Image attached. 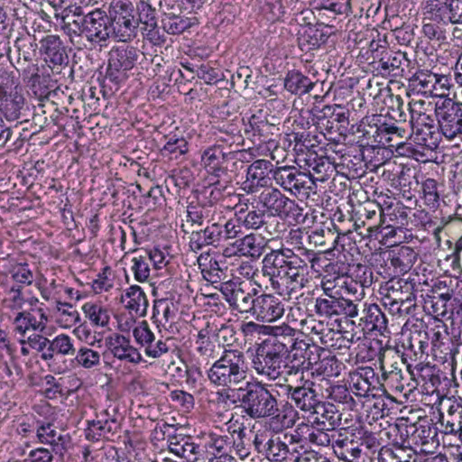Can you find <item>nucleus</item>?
<instances>
[{"mask_svg": "<svg viewBox=\"0 0 462 462\" xmlns=\"http://www.w3.org/2000/svg\"><path fill=\"white\" fill-rule=\"evenodd\" d=\"M449 6L448 0H427L423 6L424 19L448 25L449 23Z\"/></svg>", "mask_w": 462, "mask_h": 462, "instance_id": "33", "label": "nucleus"}, {"mask_svg": "<svg viewBox=\"0 0 462 462\" xmlns=\"http://www.w3.org/2000/svg\"><path fill=\"white\" fill-rule=\"evenodd\" d=\"M206 171L211 178L217 179L211 183V186L215 187V189H217L219 194L221 189L226 188L227 183H229L231 180L226 166H225V163H219L214 167L211 166L210 168H208Z\"/></svg>", "mask_w": 462, "mask_h": 462, "instance_id": "55", "label": "nucleus"}, {"mask_svg": "<svg viewBox=\"0 0 462 462\" xmlns=\"http://www.w3.org/2000/svg\"><path fill=\"white\" fill-rule=\"evenodd\" d=\"M315 83L299 70H290L284 78V88L291 94L302 96L309 93Z\"/></svg>", "mask_w": 462, "mask_h": 462, "instance_id": "35", "label": "nucleus"}, {"mask_svg": "<svg viewBox=\"0 0 462 462\" xmlns=\"http://www.w3.org/2000/svg\"><path fill=\"white\" fill-rule=\"evenodd\" d=\"M383 290L382 303L392 315L402 317L413 313L417 307L414 282L393 278L386 282Z\"/></svg>", "mask_w": 462, "mask_h": 462, "instance_id": "8", "label": "nucleus"}, {"mask_svg": "<svg viewBox=\"0 0 462 462\" xmlns=\"http://www.w3.org/2000/svg\"><path fill=\"white\" fill-rule=\"evenodd\" d=\"M220 224L217 222L208 225L203 229L192 230L189 236V246L194 253L209 245L217 247L220 245Z\"/></svg>", "mask_w": 462, "mask_h": 462, "instance_id": "22", "label": "nucleus"}, {"mask_svg": "<svg viewBox=\"0 0 462 462\" xmlns=\"http://www.w3.org/2000/svg\"><path fill=\"white\" fill-rule=\"evenodd\" d=\"M284 314V304L273 294L263 293L255 297L251 315L262 322H273Z\"/></svg>", "mask_w": 462, "mask_h": 462, "instance_id": "18", "label": "nucleus"}, {"mask_svg": "<svg viewBox=\"0 0 462 462\" xmlns=\"http://www.w3.org/2000/svg\"><path fill=\"white\" fill-rule=\"evenodd\" d=\"M333 115V106H325L319 114L315 115L316 124L321 129H324L328 134H333L338 130L336 123L330 116Z\"/></svg>", "mask_w": 462, "mask_h": 462, "instance_id": "64", "label": "nucleus"}, {"mask_svg": "<svg viewBox=\"0 0 462 462\" xmlns=\"http://www.w3.org/2000/svg\"><path fill=\"white\" fill-rule=\"evenodd\" d=\"M106 346L114 357L132 364L142 361L139 351L131 345L129 337L121 334H113L106 338Z\"/></svg>", "mask_w": 462, "mask_h": 462, "instance_id": "20", "label": "nucleus"}, {"mask_svg": "<svg viewBox=\"0 0 462 462\" xmlns=\"http://www.w3.org/2000/svg\"><path fill=\"white\" fill-rule=\"evenodd\" d=\"M374 371L363 369L350 376L351 390L357 397H367L371 391L369 378L374 377Z\"/></svg>", "mask_w": 462, "mask_h": 462, "instance_id": "47", "label": "nucleus"}, {"mask_svg": "<svg viewBox=\"0 0 462 462\" xmlns=\"http://www.w3.org/2000/svg\"><path fill=\"white\" fill-rule=\"evenodd\" d=\"M75 360L84 368L90 369L99 365L100 355L97 351L83 346L78 351Z\"/></svg>", "mask_w": 462, "mask_h": 462, "instance_id": "62", "label": "nucleus"}, {"mask_svg": "<svg viewBox=\"0 0 462 462\" xmlns=\"http://www.w3.org/2000/svg\"><path fill=\"white\" fill-rule=\"evenodd\" d=\"M212 207L190 202L187 207V221L192 225L202 226L211 214Z\"/></svg>", "mask_w": 462, "mask_h": 462, "instance_id": "54", "label": "nucleus"}, {"mask_svg": "<svg viewBox=\"0 0 462 462\" xmlns=\"http://www.w3.org/2000/svg\"><path fill=\"white\" fill-rule=\"evenodd\" d=\"M233 245L236 246L241 255L257 258L263 254L265 242L263 237L250 234L236 239Z\"/></svg>", "mask_w": 462, "mask_h": 462, "instance_id": "34", "label": "nucleus"}, {"mask_svg": "<svg viewBox=\"0 0 462 462\" xmlns=\"http://www.w3.org/2000/svg\"><path fill=\"white\" fill-rule=\"evenodd\" d=\"M327 399L341 403L346 409L353 411L356 407V402L345 384L331 385L326 389Z\"/></svg>", "mask_w": 462, "mask_h": 462, "instance_id": "48", "label": "nucleus"}, {"mask_svg": "<svg viewBox=\"0 0 462 462\" xmlns=\"http://www.w3.org/2000/svg\"><path fill=\"white\" fill-rule=\"evenodd\" d=\"M306 164L310 169L309 171H310L313 175L314 187L316 186V181H326L334 171L333 164L329 158L325 156H318L317 154L314 156L310 155L306 159Z\"/></svg>", "mask_w": 462, "mask_h": 462, "instance_id": "37", "label": "nucleus"}, {"mask_svg": "<svg viewBox=\"0 0 462 462\" xmlns=\"http://www.w3.org/2000/svg\"><path fill=\"white\" fill-rule=\"evenodd\" d=\"M437 186V181L431 178L427 179L422 183L425 204L431 209H436L439 206V196Z\"/></svg>", "mask_w": 462, "mask_h": 462, "instance_id": "59", "label": "nucleus"}, {"mask_svg": "<svg viewBox=\"0 0 462 462\" xmlns=\"http://www.w3.org/2000/svg\"><path fill=\"white\" fill-rule=\"evenodd\" d=\"M276 183L285 190L292 194H308L314 189V180L311 171H300L296 167H279L274 170L273 174Z\"/></svg>", "mask_w": 462, "mask_h": 462, "instance_id": "14", "label": "nucleus"}, {"mask_svg": "<svg viewBox=\"0 0 462 462\" xmlns=\"http://www.w3.org/2000/svg\"><path fill=\"white\" fill-rule=\"evenodd\" d=\"M308 414L313 416L312 421L333 426H339L341 423V413L336 409L335 405L329 402L319 401L314 409H311Z\"/></svg>", "mask_w": 462, "mask_h": 462, "instance_id": "31", "label": "nucleus"}, {"mask_svg": "<svg viewBox=\"0 0 462 462\" xmlns=\"http://www.w3.org/2000/svg\"><path fill=\"white\" fill-rule=\"evenodd\" d=\"M295 436H280L269 430H258L254 434L253 445L257 453L272 462H282L287 459L300 460V452L293 447Z\"/></svg>", "mask_w": 462, "mask_h": 462, "instance_id": "6", "label": "nucleus"}, {"mask_svg": "<svg viewBox=\"0 0 462 462\" xmlns=\"http://www.w3.org/2000/svg\"><path fill=\"white\" fill-rule=\"evenodd\" d=\"M272 385L261 382H247L238 389V401L243 411L251 419L277 417L280 413L277 396Z\"/></svg>", "mask_w": 462, "mask_h": 462, "instance_id": "3", "label": "nucleus"}, {"mask_svg": "<svg viewBox=\"0 0 462 462\" xmlns=\"http://www.w3.org/2000/svg\"><path fill=\"white\" fill-rule=\"evenodd\" d=\"M82 310L96 326L106 327L109 323L108 310L101 305L88 302L84 304Z\"/></svg>", "mask_w": 462, "mask_h": 462, "instance_id": "53", "label": "nucleus"}, {"mask_svg": "<svg viewBox=\"0 0 462 462\" xmlns=\"http://www.w3.org/2000/svg\"><path fill=\"white\" fill-rule=\"evenodd\" d=\"M291 331H282V337L283 343H286L287 353L285 357H289L301 365H304L309 369H313L314 364L319 361V353H323L324 349L310 340L300 338L297 337L298 331L288 325H283Z\"/></svg>", "mask_w": 462, "mask_h": 462, "instance_id": "10", "label": "nucleus"}, {"mask_svg": "<svg viewBox=\"0 0 462 462\" xmlns=\"http://www.w3.org/2000/svg\"><path fill=\"white\" fill-rule=\"evenodd\" d=\"M461 344L454 342H447L444 346L432 351V355L436 360L443 364H448L451 374L454 376L457 369V356L460 354Z\"/></svg>", "mask_w": 462, "mask_h": 462, "instance_id": "43", "label": "nucleus"}, {"mask_svg": "<svg viewBox=\"0 0 462 462\" xmlns=\"http://www.w3.org/2000/svg\"><path fill=\"white\" fill-rule=\"evenodd\" d=\"M406 457L404 444L395 442L392 447L384 446L379 449L378 462H403Z\"/></svg>", "mask_w": 462, "mask_h": 462, "instance_id": "52", "label": "nucleus"}, {"mask_svg": "<svg viewBox=\"0 0 462 462\" xmlns=\"http://www.w3.org/2000/svg\"><path fill=\"white\" fill-rule=\"evenodd\" d=\"M50 77L32 73L28 80V86L32 93L40 100L49 98L51 89L49 87Z\"/></svg>", "mask_w": 462, "mask_h": 462, "instance_id": "50", "label": "nucleus"}, {"mask_svg": "<svg viewBox=\"0 0 462 462\" xmlns=\"http://www.w3.org/2000/svg\"><path fill=\"white\" fill-rule=\"evenodd\" d=\"M409 431L412 433V441H409V445H427L438 435L437 428L427 420L411 424L406 432Z\"/></svg>", "mask_w": 462, "mask_h": 462, "instance_id": "38", "label": "nucleus"}, {"mask_svg": "<svg viewBox=\"0 0 462 462\" xmlns=\"http://www.w3.org/2000/svg\"><path fill=\"white\" fill-rule=\"evenodd\" d=\"M140 56L139 50L132 45H117L108 52L107 68L103 79L104 92H116L128 79L130 71Z\"/></svg>", "mask_w": 462, "mask_h": 462, "instance_id": "5", "label": "nucleus"}, {"mask_svg": "<svg viewBox=\"0 0 462 462\" xmlns=\"http://www.w3.org/2000/svg\"><path fill=\"white\" fill-rule=\"evenodd\" d=\"M197 261L203 277L211 283L219 282L226 278V273L220 263L210 257L209 254H201Z\"/></svg>", "mask_w": 462, "mask_h": 462, "instance_id": "36", "label": "nucleus"}, {"mask_svg": "<svg viewBox=\"0 0 462 462\" xmlns=\"http://www.w3.org/2000/svg\"><path fill=\"white\" fill-rule=\"evenodd\" d=\"M287 398L293 406L304 413H308L320 401L317 391V384L303 376L297 385L285 384Z\"/></svg>", "mask_w": 462, "mask_h": 462, "instance_id": "16", "label": "nucleus"}, {"mask_svg": "<svg viewBox=\"0 0 462 462\" xmlns=\"http://www.w3.org/2000/svg\"><path fill=\"white\" fill-rule=\"evenodd\" d=\"M436 128L422 127L420 129L411 130L416 135L418 143L430 149L436 148L440 140L439 133Z\"/></svg>", "mask_w": 462, "mask_h": 462, "instance_id": "57", "label": "nucleus"}, {"mask_svg": "<svg viewBox=\"0 0 462 462\" xmlns=\"http://www.w3.org/2000/svg\"><path fill=\"white\" fill-rule=\"evenodd\" d=\"M77 19L65 23L63 29L70 43L78 50L91 51L106 47L111 36L108 11L96 8L87 14L77 8Z\"/></svg>", "mask_w": 462, "mask_h": 462, "instance_id": "2", "label": "nucleus"}, {"mask_svg": "<svg viewBox=\"0 0 462 462\" xmlns=\"http://www.w3.org/2000/svg\"><path fill=\"white\" fill-rule=\"evenodd\" d=\"M179 308L178 303L172 299H160L154 300L153 304V316L162 314L164 319V325L172 323L177 316Z\"/></svg>", "mask_w": 462, "mask_h": 462, "instance_id": "51", "label": "nucleus"}, {"mask_svg": "<svg viewBox=\"0 0 462 462\" xmlns=\"http://www.w3.org/2000/svg\"><path fill=\"white\" fill-rule=\"evenodd\" d=\"M408 60L405 57V53L393 51H383L382 57L379 59L376 69L381 74L392 75L393 77L400 76L403 72L402 65L407 63Z\"/></svg>", "mask_w": 462, "mask_h": 462, "instance_id": "30", "label": "nucleus"}, {"mask_svg": "<svg viewBox=\"0 0 462 462\" xmlns=\"http://www.w3.org/2000/svg\"><path fill=\"white\" fill-rule=\"evenodd\" d=\"M242 226V218L240 217L230 218L225 225H220V243L241 236L243 234Z\"/></svg>", "mask_w": 462, "mask_h": 462, "instance_id": "63", "label": "nucleus"}, {"mask_svg": "<svg viewBox=\"0 0 462 462\" xmlns=\"http://www.w3.org/2000/svg\"><path fill=\"white\" fill-rule=\"evenodd\" d=\"M187 152V141L183 137L177 138L175 136L169 138V140L162 149V153L163 156L174 155L175 159H177L180 155L185 154Z\"/></svg>", "mask_w": 462, "mask_h": 462, "instance_id": "61", "label": "nucleus"}, {"mask_svg": "<svg viewBox=\"0 0 462 462\" xmlns=\"http://www.w3.org/2000/svg\"><path fill=\"white\" fill-rule=\"evenodd\" d=\"M447 411L440 412L439 422L445 434L462 433V404L457 400L448 399Z\"/></svg>", "mask_w": 462, "mask_h": 462, "instance_id": "26", "label": "nucleus"}, {"mask_svg": "<svg viewBox=\"0 0 462 462\" xmlns=\"http://www.w3.org/2000/svg\"><path fill=\"white\" fill-rule=\"evenodd\" d=\"M220 291L230 308L240 313H252L254 307L257 289L246 282H225L221 285Z\"/></svg>", "mask_w": 462, "mask_h": 462, "instance_id": "13", "label": "nucleus"}, {"mask_svg": "<svg viewBox=\"0 0 462 462\" xmlns=\"http://www.w3.org/2000/svg\"><path fill=\"white\" fill-rule=\"evenodd\" d=\"M428 335L431 345V351L439 348L441 346L447 344V342L452 340L445 325H437L428 329Z\"/></svg>", "mask_w": 462, "mask_h": 462, "instance_id": "60", "label": "nucleus"}, {"mask_svg": "<svg viewBox=\"0 0 462 462\" xmlns=\"http://www.w3.org/2000/svg\"><path fill=\"white\" fill-rule=\"evenodd\" d=\"M0 109L6 120H19L24 116V98L18 93L10 94L2 99Z\"/></svg>", "mask_w": 462, "mask_h": 462, "instance_id": "39", "label": "nucleus"}, {"mask_svg": "<svg viewBox=\"0 0 462 462\" xmlns=\"http://www.w3.org/2000/svg\"><path fill=\"white\" fill-rule=\"evenodd\" d=\"M383 260L390 263L393 273H387L388 276L403 274L408 273L418 259V253L408 245H396L384 252Z\"/></svg>", "mask_w": 462, "mask_h": 462, "instance_id": "17", "label": "nucleus"}, {"mask_svg": "<svg viewBox=\"0 0 462 462\" xmlns=\"http://www.w3.org/2000/svg\"><path fill=\"white\" fill-rule=\"evenodd\" d=\"M439 129L448 139L462 134V103L446 97L435 105Z\"/></svg>", "mask_w": 462, "mask_h": 462, "instance_id": "11", "label": "nucleus"}, {"mask_svg": "<svg viewBox=\"0 0 462 462\" xmlns=\"http://www.w3.org/2000/svg\"><path fill=\"white\" fill-rule=\"evenodd\" d=\"M360 320L369 331L377 330L383 334L387 330L388 320L385 314L377 304H370L363 310Z\"/></svg>", "mask_w": 462, "mask_h": 462, "instance_id": "32", "label": "nucleus"}, {"mask_svg": "<svg viewBox=\"0 0 462 462\" xmlns=\"http://www.w3.org/2000/svg\"><path fill=\"white\" fill-rule=\"evenodd\" d=\"M282 336L271 337L258 344L252 359V366L259 375L275 380L281 374V368L287 353L286 343Z\"/></svg>", "mask_w": 462, "mask_h": 462, "instance_id": "7", "label": "nucleus"}, {"mask_svg": "<svg viewBox=\"0 0 462 462\" xmlns=\"http://www.w3.org/2000/svg\"><path fill=\"white\" fill-rule=\"evenodd\" d=\"M40 51L45 56V61L53 66L52 70L55 67L60 69L62 66L68 65L69 55L66 51V47L59 36L47 35L40 42Z\"/></svg>", "mask_w": 462, "mask_h": 462, "instance_id": "21", "label": "nucleus"}, {"mask_svg": "<svg viewBox=\"0 0 462 462\" xmlns=\"http://www.w3.org/2000/svg\"><path fill=\"white\" fill-rule=\"evenodd\" d=\"M270 161L259 159L248 166L246 180L243 182V189L247 193H255L259 188L270 184V173L274 171Z\"/></svg>", "mask_w": 462, "mask_h": 462, "instance_id": "19", "label": "nucleus"}, {"mask_svg": "<svg viewBox=\"0 0 462 462\" xmlns=\"http://www.w3.org/2000/svg\"><path fill=\"white\" fill-rule=\"evenodd\" d=\"M125 297L129 300L126 308L132 312L134 311L137 316L143 317L146 315L148 308V300L144 291L138 285L130 286L125 293Z\"/></svg>", "mask_w": 462, "mask_h": 462, "instance_id": "42", "label": "nucleus"}, {"mask_svg": "<svg viewBox=\"0 0 462 462\" xmlns=\"http://www.w3.org/2000/svg\"><path fill=\"white\" fill-rule=\"evenodd\" d=\"M245 355L236 348H224L220 357L207 371L208 381L217 387L231 389L246 378Z\"/></svg>", "mask_w": 462, "mask_h": 462, "instance_id": "4", "label": "nucleus"}, {"mask_svg": "<svg viewBox=\"0 0 462 462\" xmlns=\"http://www.w3.org/2000/svg\"><path fill=\"white\" fill-rule=\"evenodd\" d=\"M259 203L270 216L282 219L292 217L298 220L301 216V208L296 202L277 189H266L259 196Z\"/></svg>", "mask_w": 462, "mask_h": 462, "instance_id": "12", "label": "nucleus"}, {"mask_svg": "<svg viewBox=\"0 0 462 462\" xmlns=\"http://www.w3.org/2000/svg\"><path fill=\"white\" fill-rule=\"evenodd\" d=\"M134 16L138 27L141 23L144 25V29L157 27L156 10L149 0H140L134 5Z\"/></svg>", "mask_w": 462, "mask_h": 462, "instance_id": "44", "label": "nucleus"}, {"mask_svg": "<svg viewBox=\"0 0 462 462\" xmlns=\"http://www.w3.org/2000/svg\"><path fill=\"white\" fill-rule=\"evenodd\" d=\"M328 268H329L334 273L350 277L352 281L355 282L356 285L358 284L362 290L370 287L374 282L373 271L370 267L365 264H354L347 270V272H345L346 267L344 263L337 261L334 263H330Z\"/></svg>", "mask_w": 462, "mask_h": 462, "instance_id": "23", "label": "nucleus"}, {"mask_svg": "<svg viewBox=\"0 0 462 462\" xmlns=\"http://www.w3.org/2000/svg\"><path fill=\"white\" fill-rule=\"evenodd\" d=\"M36 437L40 443L51 445V451L60 456H63L70 440L69 435L58 434L51 423L40 425Z\"/></svg>", "mask_w": 462, "mask_h": 462, "instance_id": "25", "label": "nucleus"}, {"mask_svg": "<svg viewBox=\"0 0 462 462\" xmlns=\"http://www.w3.org/2000/svg\"><path fill=\"white\" fill-rule=\"evenodd\" d=\"M410 87L423 95H436L434 83L435 73L430 70L417 71L410 79Z\"/></svg>", "mask_w": 462, "mask_h": 462, "instance_id": "45", "label": "nucleus"}, {"mask_svg": "<svg viewBox=\"0 0 462 462\" xmlns=\"http://www.w3.org/2000/svg\"><path fill=\"white\" fill-rule=\"evenodd\" d=\"M374 142L382 145H389L392 147L399 146L402 143V140L406 138L407 131L397 126L394 123H382L377 125L375 128Z\"/></svg>", "mask_w": 462, "mask_h": 462, "instance_id": "28", "label": "nucleus"}, {"mask_svg": "<svg viewBox=\"0 0 462 462\" xmlns=\"http://www.w3.org/2000/svg\"><path fill=\"white\" fill-rule=\"evenodd\" d=\"M305 258L296 254L290 248L272 250L262 261V273L269 279L271 287L279 295H292L306 288L311 280L310 267L319 261L312 250L305 249Z\"/></svg>", "mask_w": 462, "mask_h": 462, "instance_id": "1", "label": "nucleus"}, {"mask_svg": "<svg viewBox=\"0 0 462 462\" xmlns=\"http://www.w3.org/2000/svg\"><path fill=\"white\" fill-rule=\"evenodd\" d=\"M116 420H97L88 421V428L85 430L86 439L91 441H97L101 438H108L117 429Z\"/></svg>", "mask_w": 462, "mask_h": 462, "instance_id": "40", "label": "nucleus"}, {"mask_svg": "<svg viewBox=\"0 0 462 462\" xmlns=\"http://www.w3.org/2000/svg\"><path fill=\"white\" fill-rule=\"evenodd\" d=\"M230 153H226L220 146H211L206 149L201 156L206 170L211 166L226 163Z\"/></svg>", "mask_w": 462, "mask_h": 462, "instance_id": "56", "label": "nucleus"}, {"mask_svg": "<svg viewBox=\"0 0 462 462\" xmlns=\"http://www.w3.org/2000/svg\"><path fill=\"white\" fill-rule=\"evenodd\" d=\"M360 300L346 299L341 295L329 298H316L314 310L318 316L333 318L344 315L356 318L359 313Z\"/></svg>", "mask_w": 462, "mask_h": 462, "instance_id": "15", "label": "nucleus"}, {"mask_svg": "<svg viewBox=\"0 0 462 462\" xmlns=\"http://www.w3.org/2000/svg\"><path fill=\"white\" fill-rule=\"evenodd\" d=\"M240 331L245 338H253L256 336H271L276 337L282 334V331H291L290 329L283 328L282 326H269L263 324H258L254 321L243 322L240 325Z\"/></svg>", "mask_w": 462, "mask_h": 462, "instance_id": "41", "label": "nucleus"}, {"mask_svg": "<svg viewBox=\"0 0 462 462\" xmlns=\"http://www.w3.org/2000/svg\"><path fill=\"white\" fill-rule=\"evenodd\" d=\"M332 448L337 457L345 462H361L364 460L363 454L368 456L357 441L348 438L337 439L332 443Z\"/></svg>", "mask_w": 462, "mask_h": 462, "instance_id": "29", "label": "nucleus"}, {"mask_svg": "<svg viewBox=\"0 0 462 462\" xmlns=\"http://www.w3.org/2000/svg\"><path fill=\"white\" fill-rule=\"evenodd\" d=\"M108 15L112 38L125 43L137 36L138 26L134 16V4L130 0H112Z\"/></svg>", "mask_w": 462, "mask_h": 462, "instance_id": "9", "label": "nucleus"}, {"mask_svg": "<svg viewBox=\"0 0 462 462\" xmlns=\"http://www.w3.org/2000/svg\"><path fill=\"white\" fill-rule=\"evenodd\" d=\"M332 33V26L317 23L316 24H308L304 32L299 38L300 46L303 50H315L325 44Z\"/></svg>", "mask_w": 462, "mask_h": 462, "instance_id": "24", "label": "nucleus"}, {"mask_svg": "<svg viewBox=\"0 0 462 462\" xmlns=\"http://www.w3.org/2000/svg\"><path fill=\"white\" fill-rule=\"evenodd\" d=\"M415 370L425 383H430L431 387L435 389L440 385L442 379H446L444 374L436 365L430 363H420L415 365Z\"/></svg>", "mask_w": 462, "mask_h": 462, "instance_id": "49", "label": "nucleus"}, {"mask_svg": "<svg viewBox=\"0 0 462 462\" xmlns=\"http://www.w3.org/2000/svg\"><path fill=\"white\" fill-rule=\"evenodd\" d=\"M14 331L24 337L25 333L32 329L42 332L45 325L42 321H37L36 318L29 311L19 312L14 319Z\"/></svg>", "mask_w": 462, "mask_h": 462, "instance_id": "46", "label": "nucleus"}, {"mask_svg": "<svg viewBox=\"0 0 462 462\" xmlns=\"http://www.w3.org/2000/svg\"><path fill=\"white\" fill-rule=\"evenodd\" d=\"M403 346L411 351L416 357L428 356L430 346V337L428 335V327L423 324H413L410 329V334Z\"/></svg>", "mask_w": 462, "mask_h": 462, "instance_id": "27", "label": "nucleus"}, {"mask_svg": "<svg viewBox=\"0 0 462 462\" xmlns=\"http://www.w3.org/2000/svg\"><path fill=\"white\" fill-rule=\"evenodd\" d=\"M162 23L163 30L167 33L173 35L180 34L191 26V23L188 18L176 15L162 19Z\"/></svg>", "mask_w": 462, "mask_h": 462, "instance_id": "58", "label": "nucleus"}]
</instances>
